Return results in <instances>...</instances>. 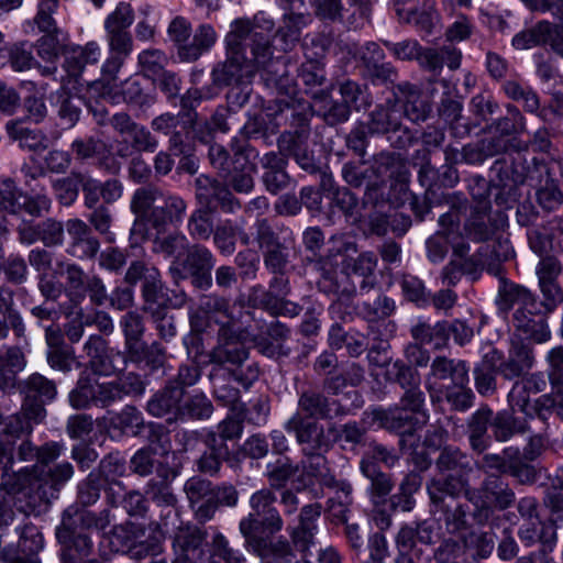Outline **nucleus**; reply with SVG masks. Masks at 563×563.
<instances>
[{"label": "nucleus", "mask_w": 563, "mask_h": 563, "mask_svg": "<svg viewBox=\"0 0 563 563\" xmlns=\"http://www.w3.org/2000/svg\"><path fill=\"white\" fill-rule=\"evenodd\" d=\"M58 455L57 444H45L38 448L35 460L37 463L31 471L23 468L19 472L1 473L0 529L13 521L14 509L24 515L40 514L57 497L60 486L74 473L73 465L68 462L48 467Z\"/></svg>", "instance_id": "1"}, {"label": "nucleus", "mask_w": 563, "mask_h": 563, "mask_svg": "<svg viewBox=\"0 0 563 563\" xmlns=\"http://www.w3.org/2000/svg\"><path fill=\"white\" fill-rule=\"evenodd\" d=\"M249 20H236L225 36L228 57L213 71V80L218 85L239 82L244 76L254 73V66H264L272 56L271 38L274 23L264 22V26Z\"/></svg>", "instance_id": "2"}, {"label": "nucleus", "mask_w": 563, "mask_h": 563, "mask_svg": "<svg viewBox=\"0 0 563 563\" xmlns=\"http://www.w3.org/2000/svg\"><path fill=\"white\" fill-rule=\"evenodd\" d=\"M396 379L405 389L400 407L388 410H373V419L379 427L398 432L411 433L427 423L429 416L424 410V395L420 389V375L417 369L396 362Z\"/></svg>", "instance_id": "3"}, {"label": "nucleus", "mask_w": 563, "mask_h": 563, "mask_svg": "<svg viewBox=\"0 0 563 563\" xmlns=\"http://www.w3.org/2000/svg\"><path fill=\"white\" fill-rule=\"evenodd\" d=\"M20 391L24 396L20 412L4 417L0 412V427L4 435L22 437L33 431V426L43 421L45 404L55 399L57 388L54 380L34 373L20 383Z\"/></svg>", "instance_id": "4"}, {"label": "nucleus", "mask_w": 563, "mask_h": 563, "mask_svg": "<svg viewBox=\"0 0 563 563\" xmlns=\"http://www.w3.org/2000/svg\"><path fill=\"white\" fill-rule=\"evenodd\" d=\"M89 366L81 373L77 387L69 394V402L76 409L90 406L106 407V340L102 328L99 334L90 335L85 345Z\"/></svg>", "instance_id": "5"}, {"label": "nucleus", "mask_w": 563, "mask_h": 563, "mask_svg": "<svg viewBox=\"0 0 563 563\" xmlns=\"http://www.w3.org/2000/svg\"><path fill=\"white\" fill-rule=\"evenodd\" d=\"M134 21V10L128 2H120L108 15V76L119 71L132 51V37L129 27ZM108 79V101L119 103L126 101L124 93L113 91Z\"/></svg>", "instance_id": "6"}, {"label": "nucleus", "mask_w": 563, "mask_h": 563, "mask_svg": "<svg viewBox=\"0 0 563 563\" xmlns=\"http://www.w3.org/2000/svg\"><path fill=\"white\" fill-rule=\"evenodd\" d=\"M506 216L500 212H492L489 200H478L472 208L471 214L464 225L467 238L482 242L490 239L498 230L505 228Z\"/></svg>", "instance_id": "7"}, {"label": "nucleus", "mask_w": 563, "mask_h": 563, "mask_svg": "<svg viewBox=\"0 0 563 563\" xmlns=\"http://www.w3.org/2000/svg\"><path fill=\"white\" fill-rule=\"evenodd\" d=\"M468 499L488 518L493 508L506 509L515 501V494L498 476L488 475L479 490L467 492Z\"/></svg>", "instance_id": "8"}, {"label": "nucleus", "mask_w": 563, "mask_h": 563, "mask_svg": "<svg viewBox=\"0 0 563 563\" xmlns=\"http://www.w3.org/2000/svg\"><path fill=\"white\" fill-rule=\"evenodd\" d=\"M320 515L321 506L319 504L306 505L301 508L298 525L289 528L291 544L295 551L303 558H310L312 555L311 548L317 544V521Z\"/></svg>", "instance_id": "9"}, {"label": "nucleus", "mask_w": 563, "mask_h": 563, "mask_svg": "<svg viewBox=\"0 0 563 563\" xmlns=\"http://www.w3.org/2000/svg\"><path fill=\"white\" fill-rule=\"evenodd\" d=\"M285 429L296 435L298 443L302 445L303 453L329 449L330 442L324 434L323 426L316 420L305 418L299 412L288 419Z\"/></svg>", "instance_id": "10"}, {"label": "nucleus", "mask_w": 563, "mask_h": 563, "mask_svg": "<svg viewBox=\"0 0 563 563\" xmlns=\"http://www.w3.org/2000/svg\"><path fill=\"white\" fill-rule=\"evenodd\" d=\"M466 375H468V367L465 362L438 356L431 363L430 373L426 378V387L432 399L440 398L445 387L439 384L440 380L450 379L453 384L465 380Z\"/></svg>", "instance_id": "11"}, {"label": "nucleus", "mask_w": 563, "mask_h": 563, "mask_svg": "<svg viewBox=\"0 0 563 563\" xmlns=\"http://www.w3.org/2000/svg\"><path fill=\"white\" fill-rule=\"evenodd\" d=\"M540 45H550L555 52H563V37L558 27L545 20L519 32L512 38V46L517 49H529Z\"/></svg>", "instance_id": "12"}, {"label": "nucleus", "mask_w": 563, "mask_h": 563, "mask_svg": "<svg viewBox=\"0 0 563 563\" xmlns=\"http://www.w3.org/2000/svg\"><path fill=\"white\" fill-rule=\"evenodd\" d=\"M71 510L68 508L64 511L62 523L56 529V537L59 543L73 547L80 555H88L92 547L91 534H101V531L95 529L90 530L89 534L77 533V519L82 520L84 516L77 511L71 512Z\"/></svg>", "instance_id": "13"}, {"label": "nucleus", "mask_w": 563, "mask_h": 563, "mask_svg": "<svg viewBox=\"0 0 563 563\" xmlns=\"http://www.w3.org/2000/svg\"><path fill=\"white\" fill-rule=\"evenodd\" d=\"M196 196L200 203L206 205L205 209H211L214 202H218L222 209L233 212L240 207L231 192L219 181L208 176L201 175L196 179Z\"/></svg>", "instance_id": "14"}, {"label": "nucleus", "mask_w": 563, "mask_h": 563, "mask_svg": "<svg viewBox=\"0 0 563 563\" xmlns=\"http://www.w3.org/2000/svg\"><path fill=\"white\" fill-rule=\"evenodd\" d=\"M529 245L539 255L563 253V218H553L542 230L531 231Z\"/></svg>", "instance_id": "15"}, {"label": "nucleus", "mask_w": 563, "mask_h": 563, "mask_svg": "<svg viewBox=\"0 0 563 563\" xmlns=\"http://www.w3.org/2000/svg\"><path fill=\"white\" fill-rule=\"evenodd\" d=\"M276 496L268 488H263L255 492L250 498V506L252 514L258 517L261 526L269 532H278L283 529V519L279 512L274 507Z\"/></svg>", "instance_id": "16"}, {"label": "nucleus", "mask_w": 563, "mask_h": 563, "mask_svg": "<svg viewBox=\"0 0 563 563\" xmlns=\"http://www.w3.org/2000/svg\"><path fill=\"white\" fill-rule=\"evenodd\" d=\"M497 303L500 310L507 312L511 309H516L515 312L520 309V318L525 314H533L537 310V303L532 294L515 284H505L498 292Z\"/></svg>", "instance_id": "17"}, {"label": "nucleus", "mask_w": 563, "mask_h": 563, "mask_svg": "<svg viewBox=\"0 0 563 563\" xmlns=\"http://www.w3.org/2000/svg\"><path fill=\"white\" fill-rule=\"evenodd\" d=\"M5 130L9 137L18 142L22 148L40 153L48 147L47 135L37 128H31L24 121L11 120L5 124Z\"/></svg>", "instance_id": "18"}, {"label": "nucleus", "mask_w": 563, "mask_h": 563, "mask_svg": "<svg viewBox=\"0 0 563 563\" xmlns=\"http://www.w3.org/2000/svg\"><path fill=\"white\" fill-rule=\"evenodd\" d=\"M142 294L144 298V310L148 313H158L170 303V298L164 287L159 272L151 267L146 274V282L143 283Z\"/></svg>", "instance_id": "19"}, {"label": "nucleus", "mask_w": 563, "mask_h": 563, "mask_svg": "<svg viewBox=\"0 0 563 563\" xmlns=\"http://www.w3.org/2000/svg\"><path fill=\"white\" fill-rule=\"evenodd\" d=\"M82 191L85 194V205L95 211L91 213L89 221L100 233L106 232V210L102 205L97 207L100 198L106 196V185L92 178L82 176Z\"/></svg>", "instance_id": "20"}, {"label": "nucleus", "mask_w": 563, "mask_h": 563, "mask_svg": "<svg viewBox=\"0 0 563 563\" xmlns=\"http://www.w3.org/2000/svg\"><path fill=\"white\" fill-rule=\"evenodd\" d=\"M309 44L314 45V37L307 35L302 44L307 62L301 65L299 76L308 87L321 86L325 79V71L320 60L324 54V47L320 45L317 47L318 51L310 54Z\"/></svg>", "instance_id": "21"}, {"label": "nucleus", "mask_w": 563, "mask_h": 563, "mask_svg": "<svg viewBox=\"0 0 563 563\" xmlns=\"http://www.w3.org/2000/svg\"><path fill=\"white\" fill-rule=\"evenodd\" d=\"M252 299L264 310L273 316L296 317L301 311V308L296 302L287 300L278 294L263 288H254Z\"/></svg>", "instance_id": "22"}, {"label": "nucleus", "mask_w": 563, "mask_h": 563, "mask_svg": "<svg viewBox=\"0 0 563 563\" xmlns=\"http://www.w3.org/2000/svg\"><path fill=\"white\" fill-rule=\"evenodd\" d=\"M26 366V358L19 346L12 345L0 351V390L15 385L16 374Z\"/></svg>", "instance_id": "23"}, {"label": "nucleus", "mask_w": 563, "mask_h": 563, "mask_svg": "<svg viewBox=\"0 0 563 563\" xmlns=\"http://www.w3.org/2000/svg\"><path fill=\"white\" fill-rule=\"evenodd\" d=\"M466 475L441 473L427 486L429 496L434 504L443 501L445 496L455 497L465 490Z\"/></svg>", "instance_id": "24"}, {"label": "nucleus", "mask_w": 563, "mask_h": 563, "mask_svg": "<svg viewBox=\"0 0 563 563\" xmlns=\"http://www.w3.org/2000/svg\"><path fill=\"white\" fill-rule=\"evenodd\" d=\"M410 332L420 344H429L434 349H441L449 339V323L442 321L431 324L426 320H418Z\"/></svg>", "instance_id": "25"}, {"label": "nucleus", "mask_w": 563, "mask_h": 563, "mask_svg": "<svg viewBox=\"0 0 563 563\" xmlns=\"http://www.w3.org/2000/svg\"><path fill=\"white\" fill-rule=\"evenodd\" d=\"M532 366V355L523 345H514L506 361L496 362L497 372L505 378L512 379Z\"/></svg>", "instance_id": "26"}, {"label": "nucleus", "mask_w": 563, "mask_h": 563, "mask_svg": "<svg viewBox=\"0 0 563 563\" xmlns=\"http://www.w3.org/2000/svg\"><path fill=\"white\" fill-rule=\"evenodd\" d=\"M459 214L455 211L444 213L439 218V224L442 227V235L438 234L427 241L428 257L431 262L438 263L445 257L448 252L445 243L449 242L444 233L451 230L452 234L456 235L454 228L459 225Z\"/></svg>", "instance_id": "27"}, {"label": "nucleus", "mask_w": 563, "mask_h": 563, "mask_svg": "<svg viewBox=\"0 0 563 563\" xmlns=\"http://www.w3.org/2000/svg\"><path fill=\"white\" fill-rule=\"evenodd\" d=\"M217 34L211 25H200L194 34L192 42L178 47V54L183 60L198 59L216 43Z\"/></svg>", "instance_id": "28"}, {"label": "nucleus", "mask_w": 563, "mask_h": 563, "mask_svg": "<svg viewBox=\"0 0 563 563\" xmlns=\"http://www.w3.org/2000/svg\"><path fill=\"white\" fill-rule=\"evenodd\" d=\"M188 240L184 234L175 233L153 241V251L163 254L165 257L174 256L176 261L170 266L173 275H181L179 256L186 251Z\"/></svg>", "instance_id": "29"}, {"label": "nucleus", "mask_w": 563, "mask_h": 563, "mask_svg": "<svg viewBox=\"0 0 563 563\" xmlns=\"http://www.w3.org/2000/svg\"><path fill=\"white\" fill-rule=\"evenodd\" d=\"M15 291L8 285L0 286V314L10 320L11 330L18 339L25 336L26 327L22 314L15 308Z\"/></svg>", "instance_id": "30"}, {"label": "nucleus", "mask_w": 563, "mask_h": 563, "mask_svg": "<svg viewBox=\"0 0 563 563\" xmlns=\"http://www.w3.org/2000/svg\"><path fill=\"white\" fill-rule=\"evenodd\" d=\"M161 200L163 205L155 207L151 214L154 225L161 227L167 223L176 224L181 222L186 211L185 201L176 196H168L166 198L163 196Z\"/></svg>", "instance_id": "31"}, {"label": "nucleus", "mask_w": 563, "mask_h": 563, "mask_svg": "<svg viewBox=\"0 0 563 563\" xmlns=\"http://www.w3.org/2000/svg\"><path fill=\"white\" fill-rule=\"evenodd\" d=\"M500 361V354L496 350L486 353L482 364L475 368V386L481 395L492 394L495 386L496 362Z\"/></svg>", "instance_id": "32"}, {"label": "nucleus", "mask_w": 563, "mask_h": 563, "mask_svg": "<svg viewBox=\"0 0 563 563\" xmlns=\"http://www.w3.org/2000/svg\"><path fill=\"white\" fill-rule=\"evenodd\" d=\"M56 95L58 104L57 115L60 124L65 129H71L79 121L82 100L66 89L58 90Z\"/></svg>", "instance_id": "33"}, {"label": "nucleus", "mask_w": 563, "mask_h": 563, "mask_svg": "<svg viewBox=\"0 0 563 563\" xmlns=\"http://www.w3.org/2000/svg\"><path fill=\"white\" fill-rule=\"evenodd\" d=\"M70 148L79 161L97 159L99 163H102L106 158V142L101 133L76 139L71 143Z\"/></svg>", "instance_id": "34"}, {"label": "nucleus", "mask_w": 563, "mask_h": 563, "mask_svg": "<svg viewBox=\"0 0 563 563\" xmlns=\"http://www.w3.org/2000/svg\"><path fill=\"white\" fill-rule=\"evenodd\" d=\"M183 396L184 389L181 387L168 386L147 402V411L154 417H163L178 408Z\"/></svg>", "instance_id": "35"}, {"label": "nucleus", "mask_w": 563, "mask_h": 563, "mask_svg": "<svg viewBox=\"0 0 563 563\" xmlns=\"http://www.w3.org/2000/svg\"><path fill=\"white\" fill-rule=\"evenodd\" d=\"M398 90L404 97L405 115L412 122L424 121L430 112V108L420 98L418 90L407 82L399 85Z\"/></svg>", "instance_id": "36"}, {"label": "nucleus", "mask_w": 563, "mask_h": 563, "mask_svg": "<svg viewBox=\"0 0 563 563\" xmlns=\"http://www.w3.org/2000/svg\"><path fill=\"white\" fill-rule=\"evenodd\" d=\"M121 327L131 355H139L141 352H144V343L142 342L144 324L142 318L136 312H128L121 319Z\"/></svg>", "instance_id": "37"}, {"label": "nucleus", "mask_w": 563, "mask_h": 563, "mask_svg": "<svg viewBox=\"0 0 563 563\" xmlns=\"http://www.w3.org/2000/svg\"><path fill=\"white\" fill-rule=\"evenodd\" d=\"M87 107L93 114L97 124L103 125L106 122V81L102 78L88 81Z\"/></svg>", "instance_id": "38"}, {"label": "nucleus", "mask_w": 563, "mask_h": 563, "mask_svg": "<svg viewBox=\"0 0 563 563\" xmlns=\"http://www.w3.org/2000/svg\"><path fill=\"white\" fill-rule=\"evenodd\" d=\"M298 411L301 416L305 413L308 419L327 418L331 412V404L321 394L307 391L303 393L298 401Z\"/></svg>", "instance_id": "39"}, {"label": "nucleus", "mask_w": 563, "mask_h": 563, "mask_svg": "<svg viewBox=\"0 0 563 563\" xmlns=\"http://www.w3.org/2000/svg\"><path fill=\"white\" fill-rule=\"evenodd\" d=\"M441 473H453L467 475L472 471L471 459L459 449H444L437 462Z\"/></svg>", "instance_id": "40"}, {"label": "nucleus", "mask_w": 563, "mask_h": 563, "mask_svg": "<svg viewBox=\"0 0 563 563\" xmlns=\"http://www.w3.org/2000/svg\"><path fill=\"white\" fill-rule=\"evenodd\" d=\"M442 394L454 410L465 411L473 405L474 394L468 387V375L463 382L446 385Z\"/></svg>", "instance_id": "41"}, {"label": "nucleus", "mask_w": 563, "mask_h": 563, "mask_svg": "<svg viewBox=\"0 0 563 563\" xmlns=\"http://www.w3.org/2000/svg\"><path fill=\"white\" fill-rule=\"evenodd\" d=\"M159 479H151L145 488L147 498L153 500L158 506L173 507L176 504V497L172 493L168 484L166 471H157Z\"/></svg>", "instance_id": "42"}, {"label": "nucleus", "mask_w": 563, "mask_h": 563, "mask_svg": "<svg viewBox=\"0 0 563 563\" xmlns=\"http://www.w3.org/2000/svg\"><path fill=\"white\" fill-rule=\"evenodd\" d=\"M448 242L453 247V260H456V266H459V271H461L464 274H475L481 264L475 258V256H466L470 251V246L464 243L463 241H460L457 235H453L451 230H448L445 233Z\"/></svg>", "instance_id": "43"}, {"label": "nucleus", "mask_w": 563, "mask_h": 563, "mask_svg": "<svg viewBox=\"0 0 563 563\" xmlns=\"http://www.w3.org/2000/svg\"><path fill=\"white\" fill-rule=\"evenodd\" d=\"M0 271L5 280L12 285H22L27 280L29 268L24 257L16 253L9 254L0 262Z\"/></svg>", "instance_id": "44"}, {"label": "nucleus", "mask_w": 563, "mask_h": 563, "mask_svg": "<svg viewBox=\"0 0 563 563\" xmlns=\"http://www.w3.org/2000/svg\"><path fill=\"white\" fill-rule=\"evenodd\" d=\"M64 274L66 276V292L70 301L75 305L81 302L85 298V287L88 278L85 272L77 264H67Z\"/></svg>", "instance_id": "45"}, {"label": "nucleus", "mask_w": 563, "mask_h": 563, "mask_svg": "<svg viewBox=\"0 0 563 563\" xmlns=\"http://www.w3.org/2000/svg\"><path fill=\"white\" fill-rule=\"evenodd\" d=\"M249 357L245 346L238 342H227L216 347L211 354V361L218 364H232L241 366Z\"/></svg>", "instance_id": "46"}, {"label": "nucleus", "mask_w": 563, "mask_h": 563, "mask_svg": "<svg viewBox=\"0 0 563 563\" xmlns=\"http://www.w3.org/2000/svg\"><path fill=\"white\" fill-rule=\"evenodd\" d=\"M302 143V134L298 132L283 133L278 139L279 150L288 155H292L302 168L309 169L312 167V159L306 153L301 154Z\"/></svg>", "instance_id": "47"}, {"label": "nucleus", "mask_w": 563, "mask_h": 563, "mask_svg": "<svg viewBox=\"0 0 563 563\" xmlns=\"http://www.w3.org/2000/svg\"><path fill=\"white\" fill-rule=\"evenodd\" d=\"M58 7V0H41L38 4L37 14L34 18V22L38 30L44 35H60L65 36L63 31L57 26L56 21L52 16L53 12Z\"/></svg>", "instance_id": "48"}, {"label": "nucleus", "mask_w": 563, "mask_h": 563, "mask_svg": "<svg viewBox=\"0 0 563 563\" xmlns=\"http://www.w3.org/2000/svg\"><path fill=\"white\" fill-rule=\"evenodd\" d=\"M310 22V15L302 13H291L284 16L283 25L278 30V35L286 44L285 49H287L290 44H294L299 40L301 30Z\"/></svg>", "instance_id": "49"}, {"label": "nucleus", "mask_w": 563, "mask_h": 563, "mask_svg": "<svg viewBox=\"0 0 563 563\" xmlns=\"http://www.w3.org/2000/svg\"><path fill=\"white\" fill-rule=\"evenodd\" d=\"M22 198L23 194L12 179L0 180V212L18 214L22 210Z\"/></svg>", "instance_id": "50"}, {"label": "nucleus", "mask_w": 563, "mask_h": 563, "mask_svg": "<svg viewBox=\"0 0 563 563\" xmlns=\"http://www.w3.org/2000/svg\"><path fill=\"white\" fill-rule=\"evenodd\" d=\"M340 95L342 102L349 106L351 110L360 111L371 104L369 96L361 85L355 81L346 80L340 85Z\"/></svg>", "instance_id": "51"}, {"label": "nucleus", "mask_w": 563, "mask_h": 563, "mask_svg": "<svg viewBox=\"0 0 563 563\" xmlns=\"http://www.w3.org/2000/svg\"><path fill=\"white\" fill-rule=\"evenodd\" d=\"M209 441L212 442L210 451L205 452L200 456L198 460V468L203 473L213 475L218 473L221 460L225 459L229 454V449L225 443L217 444L216 435H211Z\"/></svg>", "instance_id": "52"}, {"label": "nucleus", "mask_w": 563, "mask_h": 563, "mask_svg": "<svg viewBox=\"0 0 563 563\" xmlns=\"http://www.w3.org/2000/svg\"><path fill=\"white\" fill-rule=\"evenodd\" d=\"M213 264V256L211 252L203 246L195 245L188 251L187 257L183 264V268H180V272L189 273L211 271ZM177 276L183 277L184 274Z\"/></svg>", "instance_id": "53"}, {"label": "nucleus", "mask_w": 563, "mask_h": 563, "mask_svg": "<svg viewBox=\"0 0 563 563\" xmlns=\"http://www.w3.org/2000/svg\"><path fill=\"white\" fill-rule=\"evenodd\" d=\"M199 309L205 317L216 323L227 324L229 322V303L225 299L216 296H203L199 301Z\"/></svg>", "instance_id": "54"}, {"label": "nucleus", "mask_w": 563, "mask_h": 563, "mask_svg": "<svg viewBox=\"0 0 563 563\" xmlns=\"http://www.w3.org/2000/svg\"><path fill=\"white\" fill-rule=\"evenodd\" d=\"M323 451L306 452V459L302 461L303 468L308 475L319 478L325 485H331L334 481L327 465Z\"/></svg>", "instance_id": "55"}, {"label": "nucleus", "mask_w": 563, "mask_h": 563, "mask_svg": "<svg viewBox=\"0 0 563 563\" xmlns=\"http://www.w3.org/2000/svg\"><path fill=\"white\" fill-rule=\"evenodd\" d=\"M532 314H525L520 318V310L514 313L516 327L522 330L528 336L538 343L547 342L550 339V330L542 319L534 320Z\"/></svg>", "instance_id": "56"}, {"label": "nucleus", "mask_w": 563, "mask_h": 563, "mask_svg": "<svg viewBox=\"0 0 563 563\" xmlns=\"http://www.w3.org/2000/svg\"><path fill=\"white\" fill-rule=\"evenodd\" d=\"M139 64L145 76L156 79L167 64V56L161 49L148 48L139 54Z\"/></svg>", "instance_id": "57"}, {"label": "nucleus", "mask_w": 563, "mask_h": 563, "mask_svg": "<svg viewBox=\"0 0 563 563\" xmlns=\"http://www.w3.org/2000/svg\"><path fill=\"white\" fill-rule=\"evenodd\" d=\"M86 292L89 297L92 309L96 311L93 321L101 325L106 320V314L102 310H99L106 300V288L102 279L98 276L87 278L85 294Z\"/></svg>", "instance_id": "58"}, {"label": "nucleus", "mask_w": 563, "mask_h": 563, "mask_svg": "<svg viewBox=\"0 0 563 563\" xmlns=\"http://www.w3.org/2000/svg\"><path fill=\"white\" fill-rule=\"evenodd\" d=\"M81 181L82 176L80 174H71L68 177L55 180L53 188L58 201L64 206L71 205L78 197Z\"/></svg>", "instance_id": "59"}, {"label": "nucleus", "mask_w": 563, "mask_h": 563, "mask_svg": "<svg viewBox=\"0 0 563 563\" xmlns=\"http://www.w3.org/2000/svg\"><path fill=\"white\" fill-rule=\"evenodd\" d=\"M188 230L194 239L208 240L213 232L211 211L205 208L196 210L188 221Z\"/></svg>", "instance_id": "60"}, {"label": "nucleus", "mask_w": 563, "mask_h": 563, "mask_svg": "<svg viewBox=\"0 0 563 563\" xmlns=\"http://www.w3.org/2000/svg\"><path fill=\"white\" fill-rule=\"evenodd\" d=\"M46 358L48 365L53 369H57L63 373H68L74 367H80V363L77 362L75 351L70 345L55 350H47Z\"/></svg>", "instance_id": "61"}, {"label": "nucleus", "mask_w": 563, "mask_h": 563, "mask_svg": "<svg viewBox=\"0 0 563 563\" xmlns=\"http://www.w3.org/2000/svg\"><path fill=\"white\" fill-rule=\"evenodd\" d=\"M395 113L386 108H377L371 113L369 121L366 129L371 134L388 133L389 131H397L399 124L394 115Z\"/></svg>", "instance_id": "62"}, {"label": "nucleus", "mask_w": 563, "mask_h": 563, "mask_svg": "<svg viewBox=\"0 0 563 563\" xmlns=\"http://www.w3.org/2000/svg\"><path fill=\"white\" fill-rule=\"evenodd\" d=\"M145 387L142 378L133 373H129L119 378V383H108V399L120 397V391L124 394L141 395Z\"/></svg>", "instance_id": "63"}, {"label": "nucleus", "mask_w": 563, "mask_h": 563, "mask_svg": "<svg viewBox=\"0 0 563 563\" xmlns=\"http://www.w3.org/2000/svg\"><path fill=\"white\" fill-rule=\"evenodd\" d=\"M203 540L202 533L192 527L180 528L174 538V547L189 558L191 551H196Z\"/></svg>", "instance_id": "64"}]
</instances>
